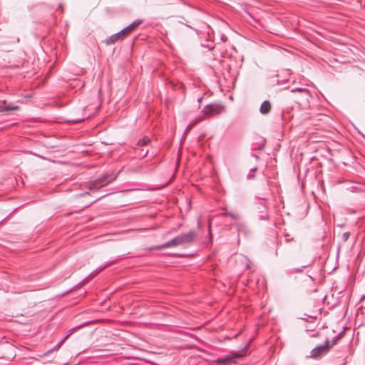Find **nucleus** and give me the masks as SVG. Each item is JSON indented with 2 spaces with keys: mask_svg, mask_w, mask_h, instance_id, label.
Masks as SVG:
<instances>
[{
  "mask_svg": "<svg viewBox=\"0 0 365 365\" xmlns=\"http://www.w3.org/2000/svg\"><path fill=\"white\" fill-rule=\"evenodd\" d=\"M286 240H287V242H289V240H289V237H287V238L286 239Z\"/></svg>",
  "mask_w": 365,
  "mask_h": 365,
  "instance_id": "obj_25",
  "label": "nucleus"
},
{
  "mask_svg": "<svg viewBox=\"0 0 365 365\" xmlns=\"http://www.w3.org/2000/svg\"><path fill=\"white\" fill-rule=\"evenodd\" d=\"M6 103V101H3L2 102H0V112H7L10 110H19L18 106H3V104Z\"/></svg>",
  "mask_w": 365,
  "mask_h": 365,
  "instance_id": "obj_10",
  "label": "nucleus"
},
{
  "mask_svg": "<svg viewBox=\"0 0 365 365\" xmlns=\"http://www.w3.org/2000/svg\"><path fill=\"white\" fill-rule=\"evenodd\" d=\"M150 143V139L148 138H143L142 139H140L137 143L138 146H144L147 145Z\"/></svg>",
  "mask_w": 365,
  "mask_h": 365,
  "instance_id": "obj_11",
  "label": "nucleus"
},
{
  "mask_svg": "<svg viewBox=\"0 0 365 365\" xmlns=\"http://www.w3.org/2000/svg\"><path fill=\"white\" fill-rule=\"evenodd\" d=\"M329 350V340L327 339L324 344L317 346L312 350L310 356L317 359L321 355L327 354Z\"/></svg>",
  "mask_w": 365,
  "mask_h": 365,
  "instance_id": "obj_4",
  "label": "nucleus"
},
{
  "mask_svg": "<svg viewBox=\"0 0 365 365\" xmlns=\"http://www.w3.org/2000/svg\"><path fill=\"white\" fill-rule=\"evenodd\" d=\"M272 108V105L269 101H264L260 106L259 112L262 115L268 114Z\"/></svg>",
  "mask_w": 365,
  "mask_h": 365,
  "instance_id": "obj_9",
  "label": "nucleus"
},
{
  "mask_svg": "<svg viewBox=\"0 0 365 365\" xmlns=\"http://www.w3.org/2000/svg\"><path fill=\"white\" fill-rule=\"evenodd\" d=\"M143 23L142 20H136L129 24L128 26L125 27L122 30H120L121 34L125 37L127 36L129 33L134 31L135 29H137L141 24Z\"/></svg>",
  "mask_w": 365,
  "mask_h": 365,
  "instance_id": "obj_6",
  "label": "nucleus"
},
{
  "mask_svg": "<svg viewBox=\"0 0 365 365\" xmlns=\"http://www.w3.org/2000/svg\"><path fill=\"white\" fill-rule=\"evenodd\" d=\"M225 108L220 103H211L207 105L202 110V113L206 118H210L224 113Z\"/></svg>",
  "mask_w": 365,
  "mask_h": 365,
  "instance_id": "obj_2",
  "label": "nucleus"
},
{
  "mask_svg": "<svg viewBox=\"0 0 365 365\" xmlns=\"http://www.w3.org/2000/svg\"><path fill=\"white\" fill-rule=\"evenodd\" d=\"M243 356L244 354H242L237 351H235L224 356L217 358L216 360L214 361V362L219 365H231L235 363L236 359H241Z\"/></svg>",
  "mask_w": 365,
  "mask_h": 365,
  "instance_id": "obj_3",
  "label": "nucleus"
},
{
  "mask_svg": "<svg viewBox=\"0 0 365 365\" xmlns=\"http://www.w3.org/2000/svg\"><path fill=\"white\" fill-rule=\"evenodd\" d=\"M259 207H258L260 211V215H259V220H267L269 218V215L267 214V207L264 202L260 201L259 202Z\"/></svg>",
  "mask_w": 365,
  "mask_h": 365,
  "instance_id": "obj_8",
  "label": "nucleus"
},
{
  "mask_svg": "<svg viewBox=\"0 0 365 365\" xmlns=\"http://www.w3.org/2000/svg\"><path fill=\"white\" fill-rule=\"evenodd\" d=\"M89 324V322H85V323H83V324H81V325H79V326H76V327H73V329H71L69 331V332H72L74 329H77V328L83 327V326L87 325V324Z\"/></svg>",
  "mask_w": 365,
  "mask_h": 365,
  "instance_id": "obj_18",
  "label": "nucleus"
},
{
  "mask_svg": "<svg viewBox=\"0 0 365 365\" xmlns=\"http://www.w3.org/2000/svg\"><path fill=\"white\" fill-rule=\"evenodd\" d=\"M339 338V336H335L331 340V344L329 342V346L330 349L336 344V342L338 341Z\"/></svg>",
  "mask_w": 365,
  "mask_h": 365,
  "instance_id": "obj_15",
  "label": "nucleus"
},
{
  "mask_svg": "<svg viewBox=\"0 0 365 365\" xmlns=\"http://www.w3.org/2000/svg\"><path fill=\"white\" fill-rule=\"evenodd\" d=\"M302 271H303L302 269L299 268V269H296L294 272H302Z\"/></svg>",
  "mask_w": 365,
  "mask_h": 365,
  "instance_id": "obj_21",
  "label": "nucleus"
},
{
  "mask_svg": "<svg viewBox=\"0 0 365 365\" xmlns=\"http://www.w3.org/2000/svg\"><path fill=\"white\" fill-rule=\"evenodd\" d=\"M247 268L250 267V262L247 264Z\"/></svg>",
  "mask_w": 365,
  "mask_h": 365,
  "instance_id": "obj_23",
  "label": "nucleus"
},
{
  "mask_svg": "<svg viewBox=\"0 0 365 365\" xmlns=\"http://www.w3.org/2000/svg\"><path fill=\"white\" fill-rule=\"evenodd\" d=\"M118 259H114V260H112V261H110V262H108L103 267H102L101 268H100L99 269L97 270V272H99L101 271H102L103 269H105L106 267L113 264L114 262H115L116 261H118Z\"/></svg>",
  "mask_w": 365,
  "mask_h": 365,
  "instance_id": "obj_12",
  "label": "nucleus"
},
{
  "mask_svg": "<svg viewBox=\"0 0 365 365\" xmlns=\"http://www.w3.org/2000/svg\"><path fill=\"white\" fill-rule=\"evenodd\" d=\"M115 177H113V175L101 176L93 182V186L94 188L98 189L113 182L115 180Z\"/></svg>",
  "mask_w": 365,
  "mask_h": 365,
  "instance_id": "obj_5",
  "label": "nucleus"
},
{
  "mask_svg": "<svg viewBox=\"0 0 365 365\" xmlns=\"http://www.w3.org/2000/svg\"><path fill=\"white\" fill-rule=\"evenodd\" d=\"M123 38H124V36H123V34H121V32L120 31L111 35L108 38H107L105 40V43L107 45H110V44L115 43L117 41H122Z\"/></svg>",
  "mask_w": 365,
  "mask_h": 365,
  "instance_id": "obj_7",
  "label": "nucleus"
},
{
  "mask_svg": "<svg viewBox=\"0 0 365 365\" xmlns=\"http://www.w3.org/2000/svg\"><path fill=\"white\" fill-rule=\"evenodd\" d=\"M350 236V232H346L342 234V240L346 242Z\"/></svg>",
  "mask_w": 365,
  "mask_h": 365,
  "instance_id": "obj_16",
  "label": "nucleus"
},
{
  "mask_svg": "<svg viewBox=\"0 0 365 365\" xmlns=\"http://www.w3.org/2000/svg\"><path fill=\"white\" fill-rule=\"evenodd\" d=\"M257 167L255 168H253L250 170V172L249 173V174L247 175V179H253L254 177H255V175L252 173L253 172H255V170H257Z\"/></svg>",
  "mask_w": 365,
  "mask_h": 365,
  "instance_id": "obj_14",
  "label": "nucleus"
},
{
  "mask_svg": "<svg viewBox=\"0 0 365 365\" xmlns=\"http://www.w3.org/2000/svg\"><path fill=\"white\" fill-rule=\"evenodd\" d=\"M227 215L229 216H230L232 217V219H233L235 220H238L240 218V217L237 215H235L233 212H229Z\"/></svg>",
  "mask_w": 365,
  "mask_h": 365,
  "instance_id": "obj_17",
  "label": "nucleus"
},
{
  "mask_svg": "<svg viewBox=\"0 0 365 365\" xmlns=\"http://www.w3.org/2000/svg\"><path fill=\"white\" fill-rule=\"evenodd\" d=\"M196 236V234L194 231L191 230L188 232L187 233H184L182 235H180L175 238L172 239L170 241H168L167 242L156 246L155 247V250H163L165 248H169L172 247H177L179 245H183L185 244L190 243Z\"/></svg>",
  "mask_w": 365,
  "mask_h": 365,
  "instance_id": "obj_1",
  "label": "nucleus"
},
{
  "mask_svg": "<svg viewBox=\"0 0 365 365\" xmlns=\"http://www.w3.org/2000/svg\"><path fill=\"white\" fill-rule=\"evenodd\" d=\"M60 346H61V343H58V344H56V345L53 347V349H52L49 350L48 351H47V352L46 353V354H48L51 353V351H53V350L58 349H59V347H60Z\"/></svg>",
  "mask_w": 365,
  "mask_h": 365,
  "instance_id": "obj_19",
  "label": "nucleus"
},
{
  "mask_svg": "<svg viewBox=\"0 0 365 365\" xmlns=\"http://www.w3.org/2000/svg\"><path fill=\"white\" fill-rule=\"evenodd\" d=\"M148 153V150H146V151L143 153V155H140L139 156H140L141 158H144V157H145V156L147 155Z\"/></svg>",
  "mask_w": 365,
  "mask_h": 365,
  "instance_id": "obj_20",
  "label": "nucleus"
},
{
  "mask_svg": "<svg viewBox=\"0 0 365 365\" xmlns=\"http://www.w3.org/2000/svg\"><path fill=\"white\" fill-rule=\"evenodd\" d=\"M292 92H299V93H308V91L305 88H293L292 90Z\"/></svg>",
  "mask_w": 365,
  "mask_h": 365,
  "instance_id": "obj_13",
  "label": "nucleus"
},
{
  "mask_svg": "<svg viewBox=\"0 0 365 365\" xmlns=\"http://www.w3.org/2000/svg\"><path fill=\"white\" fill-rule=\"evenodd\" d=\"M364 138H365V137H364Z\"/></svg>",
  "mask_w": 365,
  "mask_h": 365,
  "instance_id": "obj_26",
  "label": "nucleus"
},
{
  "mask_svg": "<svg viewBox=\"0 0 365 365\" xmlns=\"http://www.w3.org/2000/svg\"><path fill=\"white\" fill-rule=\"evenodd\" d=\"M83 120V119H78V120H73V121L76 122V123H78V122H81Z\"/></svg>",
  "mask_w": 365,
  "mask_h": 365,
  "instance_id": "obj_22",
  "label": "nucleus"
},
{
  "mask_svg": "<svg viewBox=\"0 0 365 365\" xmlns=\"http://www.w3.org/2000/svg\"><path fill=\"white\" fill-rule=\"evenodd\" d=\"M286 240H287V242H289V240H289V237H287V238L286 239Z\"/></svg>",
  "mask_w": 365,
  "mask_h": 365,
  "instance_id": "obj_24",
  "label": "nucleus"
}]
</instances>
